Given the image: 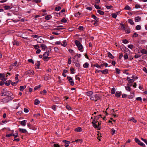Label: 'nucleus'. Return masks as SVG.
Masks as SVG:
<instances>
[{
    "mask_svg": "<svg viewBox=\"0 0 147 147\" xmlns=\"http://www.w3.org/2000/svg\"><path fill=\"white\" fill-rule=\"evenodd\" d=\"M61 21L63 23H65L67 22V20L65 18H63L61 19Z\"/></svg>",
    "mask_w": 147,
    "mask_h": 147,
    "instance_id": "obj_47",
    "label": "nucleus"
},
{
    "mask_svg": "<svg viewBox=\"0 0 147 147\" xmlns=\"http://www.w3.org/2000/svg\"><path fill=\"white\" fill-rule=\"evenodd\" d=\"M63 142L65 143V144L64 145L65 147H67L69 146V144L70 143V142L66 140H64Z\"/></svg>",
    "mask_w": 147,
    "mask_h": 147,
    "instance_id": "obj_8",
    "label": "nucleus"
},
{
    "mask_svg": "<svg viewBox=\"0 0 147 147\" xmlns=\"http://www.w3.org/2000/svg\"><path fill=\"white\" fill-rule=\"evenodd\" d=\"M13 45H16L17 46H19L20 45V43L18 41L16 40H14L13 42Z\"/></svg>",
    "mask_w": 147,
    "mask_h": 147,
    "instance_id": "obj_10",
    "label": "nucleus"
},
{
    "mask_svg": "<svg viewBox=\"0 0 147 147\" xmlns=\"http://www.w3.org/2000/svg\"><path fill=\"white\" fill-rule=\"evenodd\" d=\"M115 88H113L111 90V93L113 94H114L115 93Z\"/></svg>",
    "mask_w": 147,
    "mask_h": 147,
    "instance_id": "obj_29",
    "label": "nucleus"
},
{
    "mask_svg": "<svg viewBox=\"0 0 147 147\" xmlns=\"http://www.w3.org/2000/svg\"><path fill=\"white\" fill-rule=\"evenodd\" d=\"M97 12L100 15H103L104 14V12L100 10H98L97 11Z\"/></svg>",
    "mask_w": 147,
    "mask_h": 147,
    "instance_id": "obj_23",
    "label": "nucleus"
},
{
    "mask_svg": "<svg viewBox=\"0 0 147 147\" xmlns=\"http://www.w3.org/2000/svg\"><path fill=\"white\" fill-rule=\"evenodd\" d=\"M95 20L94 21H96V22H99V18L97 17L95 15L92 14L91 16Z\"/></svg>",
    "mask_w": 147,
    "mask_h": 147,
    "instance_id": "obj_9",
    "label": "nucleus"
},
{
    "mask_svg": "<svg viewBox=\"0 0 147 147\" xmlns=\"http://www.w3.org/2000/svg\"><path fill=\"white\" fill-rule=\"evenodd\" d=\"M107 54L108 57H109L112 59H113L114 58V57L112 55V54L110 52H109Z\"/></svg>",
    "mask_w": 147,
    "mask_h": 147,
    "instance_id": "obj_19",
    "label": "nucleus"
},
{
    "mask_svg": "<svg viewBox=\"0 0 147 147\" xmlns=\"http://www.w3.org/2000/svg\"><path fill=\"white\" fill-rule=\"evenodd\" d=\"M138 36V34L136 32L134 33L132 37H137Z\"/></svg>",
    "mask_w": 147,
    "mask_h": 147,
    "instance_id": "obj_57",
    "label": "nucleus"
},
{
    "mask_svg": "<svg viewBox=\"0 0 147 147\" xmlns=\"http://www.w3.org/2000/svg\"><path fill=\"white\" fill-rule=\"evenodd\" d=\"M4 8L5 10H8L10 8V7L9 6H5L4 7Z\"/></svg>",
    "mask_w": 147,
    "mask_h": 147,
    "instance_id": "obj_44",
    "label": "nucleus"
},
{
    "mask_svg": "<svg viewBox=\"0 0 147 147\" xmlns=\"http://www.w3.org/2000/svg\"><path fill=\"white\" fill-rule=\"evenodd\" d=\"M18 82V81H17V82H11V85L12 86H15L16 85Z\"/></svg>",
    "mask_w": 147,
    "mask_h": 147,
    "instance_id": "obj_52",
    "label": "nucleus"
},
{
    "mask_svg": "<svg viewBox=\"0 0 147 147\" xmlns=\"http://www.w3.org/2000/svg\"><path fill=\"white\" fill-rule=\"evenodd\" d=\"M40 47L42 50H45V49H46L47 48L45 44H43L41 45Z\"/></svg>",
    "mask_w": 147,
    "mask_h": 147,
    "instance_id": "obj_16",
    "label": "nucleus"
},
{
    "mask_svg": "<svg viewBox=\"0 0 147 147\" xmlns=\"http://www.w3.org/2000/svg\"><path fill=\"white\" fill-rule=\"evenodd\" d=\"M19 131L21 133H26L27 132V131L25 129L19 128Z\"/></svg>",
    "mask_w": 147,
    "mask_h": 147,
    "instance_id": "obj_14",
    "label": "nucleus"
},
{
    "mask_svg": "<svg viewBox=\"0 0 147 147\" xmlns=\"http://www.w3.org/2000/svg\"><path fill=\"white\" fill-rule=\"evenodd\" d=\"M124 58L125 59H128V57L127 54H125L124 55Z\"/></svg>",
    "mask_w": 147,
    "mask_h": 147,
    "instance_id": "obj_64",
    "label": "nucleus"
},
{
    "mask_svg": "<svg viewBox=\"0 0 147 147\" xmlns=\"http://www.w3.org/2000/svg\"><path fill=\"white\" fill-rule=\"evenodd\" d=\"M40 103V101L38 99H36L34 100V104L35 105H38Z\"/></svg>",
    "mask_w": 147,
    "mask_h": 147,
    "instance_id": "obj_27",
    "label": "nucleus"
},
{
    "mask_svg": "<svg viewBox=\"0 0 147 147\" xmlns=\"http://www.w3.org/2000/svg\"><path fill=\"white\" fill-rule=\"evenodd\" d=\"M11 81L10 80H9L8 81H7L5 83V84L7 86H9L10 85V83H11Z\"/></svg>",
    "mask_w": 147,
    "mask_h": 147,
    "instance_id": "obj_32",
    "label": "nucleus"
},
{
    "mask_svg": "<svg viewBox=\"0 0 147 147\" xmlns=\"http://www.w3.org/2000/svg\"><path fill=\"white\" fill-rule=\"evenodd\" d=\"M31 37L34 38H38V36L36 35H32Z\"/></svg>",
    "mask_w": 147,
    "mask_h": 147,
    "instance_id": "obj_54",
    "label": "nucleus"
},
{
    "mask_svg": "<svg viewBox=\"0 0 147 147\" xmlns=\"http://www.w3.org/2000/svg\"><path fill=\"white\" fill-rule=\"evenodd\" d=\"M81 14V13H80L79 12H78L77 13H76L75 14V16L76 17H80V15Z\"/></svg>",
    "mask_w": 147,
    "mask_h": 147,
    "instance_id": "obj_35",
    "label": "nucleus"
},
{
    "mask_svg": "<svg viewBox=\"0 0 147 147\" xmlns=\"http://www.w3.org/2000/svg\"><path fill=\"white\" fill-rule=\"evenodd\" d=\"M81 55L80 54H77L73 57V59H75V58L77 56L78 58H80L81 57Z\"/></svg>",
    "mask_w": 147,
    "mask_h": 147,
    "instance_id": "obj_42",
    "label": "nucleus"
},
{
    "mask_svg": "<svg viewBox=\"0 0 147 147\" xmlns=\"http://www.w3.org/2000/svg\"><path fill=\"white\" fill-rule=\"evenodd\" d=\"M50 58V57H46L44 56L42 58V59L44 61H46L49 60Z\"/></svg>",
    "mask_w": 147,
    "mask_h": 147,
    "instance_id": "obj_15",
    "label": "nucleus"
},
{
    "mask_svg": "<svg viewBox=\"0 0 147 147\" xmlns=\"http://www.w3.org/2000/svg\"><path fill=\"white\" fill-rule=\"evenodd\" d=\"M140 52L144 54H147V51L145 49H142L140 51Z\"/></svg>",
    "mask_w": 147,
    "mask_h": 147,
    "instance_id": "obj_18",
    "label": "nucleus"
},
{
    "mask_svg": "<svg viewBox=\"0 0 147 147\" xmlns=\"http://www.w3.org/2000/svg\"><path fill=\"white\" fill-rule=\"evenodd\" d=\"M125 88L126 90L128 91H130L131 90V88L129 86H125Z\"/></svg>",
    "mask_w": 147,
    "mask_h": 147,
    "instance_id": "obj_39",
    "label": "nucleus"
},
{
    "mask_svg": "<svg viewBox=\"0 0 147 147\" xmlns=\"http://www.w3.org/2000/svg\"><path fill=\"white\" fill-rule=\"evenodd\" d=\"M20 106V105L19 103L15 104L14 105V108L16 109H17Z\"/></svg>",
    "mask_w": 147,
    "mask_h": 147,
    "instance_id": "obj_26",
    "label": "nucleus"
},
{
    "mask_svg": "<svg viewBox=\"0 0 147 147\" xmlns=\"http://www.w3.org/2000/svg\"><path fill=\"white\" fill-rule=\"evenodd\" d=\"M71 71V74H73L74 73L75 70L73 68L71 67L70 69Z\"/></svg>",
    "mask_w": 147,
    "mask_h": 147,
    "instance_id": "obj_41",
    "label": "nucleus"
},
{
    "mask_svg": "<svg viewBox=\"0 0 147 147\" xmlns=\"http://www.w3.org/2000/svg\"><path fill=\"white\" fill-rule=\"evenodd\" d=\"M51 16L50 15H48L45 16V19L46 20H49L50 19Z\"/></svg>",
    "mask_w": 147,
    "mask_h": 147,
    "instance_id": "obj_38",
    "label": "nucleus"
},
{
    "mask_svg": "<svg viewBox=\"0 0 147 147\" xmlns=\"http://www.w3.org/2000/svg\"><path fill=\"white\" fill-rule=\"evenodd\" d=\"M0 79L4 81H5L6 80V79L5 78L4 74L1 73L0 74Z\"/></svg>",
    "mask_w": 147,
    "mask_h": 147,
    "instance_id": "obj_7",
    "label": "nucleus"
},
{
    "mask_svg": "<svg viewBox=\"0 0 147 147\" xmlns=\"http://www.w3.org/2000/svg\"><path fill=\"white\" fill-rule=\"evenodd\" d=\"M85 94L88 96H90L93 94V92L91 91H89L86 92Z\"/></svg>",
    "mask_w": 147,
    "mask_h": 147,
    "instance_id": "obj_12",
    "label": "nucleus"
},
{
    "mask_svg": "<svg viewBox=\"0 0 147 147\" xmlns=\"http://www.w3.org/2000/svg\"><path fill=\"white\" fill-rule=\"evenodd\" d=\"M61 9V7L60 6L56 7L55 8V10L56 11H58L60 10Z\"/></svg>",
    "mask_w": 147,
    "mask_h": 147,
    "instance_id": "obj_45",
    "label": "nucleus"
},
{
    "mask_svg": "<svg viewBox=\"0 0 147 147\" xmlns=\"http://www.w3.org/2000/svg\"><path fill=\"white\" fill-rule=\"evenodd\" d=\"M61 45L62 46L65 47L67 45V43L66 42L65 40H64L62 42V43L61 44Z\"/></svg>",
    "mask_w": 147,
    "mask_h": 147,
    "instance_id": "obj_36",
    "label": "nucleus"
},
{
    "mask_svg": "<svg viewBox=\"0 0 147 147\" xmlns=\"http://www.w3.org/2000/svg\"><path fill=\"white\" fill-rule=\"evenodd\" d=\"M75 43L78 47V50L81 52H83V50L82 49L83 47L81 43L77 40H76L75 41Z\"/></svg>",
    "mask_w": 147,
    "mask_h": 147,
    "instance_id": "obj_2",
    "label": "nucleus"
},
{
    "mask_svg": "<svg viewBox=\"0 0 147 147\" xmlns=\"http://www.w3.org/2000/svg\"><path fill=\"white\" fill-rule=\"evenodd\" d=\"M94 7L95 8L97 9H101V7H100L98 5H97L95 4L94 5Z\"/></svg>",
    "mask_w": 147,
    "mask_h": 147,
    "instance_id": "obj_48",
    "label": "nucleus"
},
{
    "mask_svg": "<svg viewBox=\"0 0 147 147\" xmlns=\"http://www.w3.org/2000/svg\"><path fill=\"white\" fill-rule=\"evenodd\" d=\"M121 92L117 91L115 94V96L117 97H119L121 95Z\"/></svg>",
    "mask_w": 147,
    "mask_h": 147,
    "instance_id": "obj_17",
    "label": "nucleus"
},
{
    "mask_svg": "<svg viewBox=\"0 0 147 147\" xmlns=\"http://www.w3.org/2000/svg\"><path fill=\"white\" fill-rule=\"evenodd\" d=\"M134 82V80L133 79H130L128 80V83L129 84L133 83Z\"/></svg>",
    "mask_w": 147,
    "mask_h": 147,
    "instance_id": "obj_46",
    "label": "nucleus"
},
{
    "mask_svg": "<svg viewBox=\"0 0 147 147\" xmlns=\"http://www.w3.org/2000/svg\"><path fill=\"white\" fill-rule=\"evenodd\" d=\"M120 25L121 26V28L123 30H125V27L124 26V25L123 24H121Z\"/></svg>",
    "mask_w": 147,
    "mask_h": 147,
    "instance_id": "obj_53",
    "label": "nucleus"
},
{
    "mask_svg": "<svg viewBox=\"0 0 147 147\" xmlns=\"http://www.w3.org/2000/svg\"><path fill=\"white\" fill-rule=\"evenodd\" d=\"M128 22L131 25H134V22L131 19H129L128 20Z\"/></svg>",
    "mask_w": 147,
    "mask_h": 147,
    "instance_id": "obj_21",
    "label": "nucleus"
},
{
    "mask_svg": "<svg viewBox=\"0 0 147 147\" xmlns=\"http://www.w3.org/2000/svg\"><path fill=\"white\" fill-rule=\"evenodd\" d=\"M37 64L36 65V66L37 67V69H39V66L40 65V61H37Z\"/></svg>",
    "mask_w": 147,
    "mask_h": 147,
    "instance_id": "obj_43",
    "label": "nucleus"
},
{
    "mask_svg": "<svg viewBox=\"0 0 147 147\" xmlns=\"http://www.w3.org/2000/svg\"><path fill=\"white\" fill-rule=\"evenodd\" d=\"M66 108L68 110H70L71 109V107L69 105H67L66 106Z\"/></svg>",
    "mask_w": 147,
    "mask_h": 147,
    "instance_id": "obj_60",
    "label": "nucleus"
},
{
    "mask_svg": "<svg viewBox=\"0 0 147 147\" xmlns=\"http://www.w3.org/2000/svg\"><path fill=\"white\" fill-rule=\"evenodd\" d=\"M25 74L26 75H28L29 76L32 75L34 74V72L33 70H29L26 72Z\"/></svg>",
    "mask_w": 147,
    "mask_h": 147,
    "instance_id": "obj_6",
    "label": "nucleus"
},
{
    "mask_svg": "<svg viewBox=\"0 0 147 147\" xmlns=\"http://www.w3.org/2000/svg\"><path fill=\"white\" fill-rule=\"evenodd\" d=\"M92 125L93 127L95 128H97L98 130H100V128H98V127L97 125L94 123H92Z\"/></svg>",
    "mask_w": 147,
    "mask_h": 147,
    "instance_id": "obj_22",
    "label": "nucleus"
},
{
    "mask_svg": "<svg viewBox=\"0 0 147 147\" xmlns=\"http://www.w3.org/2000/svg\"><path fill=\"white\" fill-rule=\"evenodd\" d=\"M13 99L12 97H6L1 100V101L4 103H7L9 101L12 100Z\"/></svg>",
    "mask_w": 147,
    "mask_h": 147,
    "instance_id": "obj_3",
    "label": "nucleus"
},
{
    "mask_svg": "<svg viewBox=\"0 0 147 147\" xmlns=\"http://www.w3.org/2000/svg\"><path fill=\"white\" fill-rule=\"evenodd\" d=\"M135 141L140 146L144 147H145V145L143 143L141 142L138 138H135Z\"/></svg>",
    "mask_w": 147,
    "mask_h": 147,
    "instance_id": "obj_4",
    "label": "nucleus"
},
{
    "mask_svg": "<svg viewBox=\"0 0 147 147\" xmlns=\"http://www.w3.org/2000/svg\"><path fill=\"white\" fill-rule=\"evenodd\" d=\"M39 47V46L38 45H35L34 46V48L35 49H38Z\"/></svg>",
    "mask_w": 147,
    "mask_h": 147,
    "instance_id": "obj_59",
    "label": "nucleus"
},
{
    "mask_svg": "<svg viewBox=\"0 0 147 147\" xmlns=\"http://www.w3.org/2000/svg\"><path fill=\"white\" fill-rule=\"evenodd\" d=\"M28 61L30 63H31L32 64H34V62L33 61V60L32 59H29L28 60Z\"/></svg>",
    "mask_w": 147,
    "mask_h": 147,
    "instance_id": "obj_56",
    "label": "nucleus"
},
{
    "mask_svg": "<svg viewBox=\"0 0 147 147\" xmlns=\"http://www.w3.org/2000/svg\"><path fill=\"white\" fill-rule=\"evenodd\" d=\"M115 132V130L114 129H112L111 130V134L112 135H114Z\"/></svg>",
    "mask_w": 147,
    "mask_h": 147,
    "instance_id": "obj_58",
    "label": "nucleus"
},
{
    "mask_svg": "<svg viewBox=\"0 0 147 147\" xmlns=\"http://www.w3.org/2000/svg\"><path fill=\"white\" fill-rule=\"evenodd\" d=\"M115 70L116 73H117L118 74H119L120 73V70L119 69L117 68H116Z\"/></svg>",
    "mask_w": 147,
    "mask_h": 147,
    "instance_id": "obj_61",
    "label": "nucleus"
},
{
    "mask_svg": "<svg viewBox=\"0 0 147 147\" xmlns=\"http://www.w3.org/2000/svg\"><path fill=\"white\" fill-rule=\"evenodd\" d=\"M41 86V85H39L38 86H36L34 88V90H35L40 88Z\"/></svg>",
    "mask_w": 147,
    "mask_h": 147,
    "instance_id": "obj_34",
    "label": "nucleus"
},
{
    "mask_svg": "<svg viewBox=\"0 0 147 147\" xmlns=\"http://www.w3.org/2000/svg\"><path fill=\"white\" fill-rule=\"evenodd\" d=\"M101 72L102 73V74H105L108 73V71L107 69H105L103 70H101Z\"/></svg>",
    "mask_w": 147,
    "mask_h": 147,
    "instance_id": "obj_25",
    "label": "nucleus"
},
{
    "mask_svg": "<svg viewBox=\"0 0 147 147\" xmlns=\"http://www.w3.org/2000/svg\"><path fill=\"white\" fill-rule=\"evenodd\" d=\"M49 55V53H48L47 52H45V53H44L43 55V57H48Z\"/></svg>",
    "mask_w": 147,
    "mask_h": 147,
    "instance_id": "obj_40",
    "label": "nucleus"
},
{
    "mask_svg": "<svg viewBox=\"0 0 147 147\" xmlns=\"http://www.w3.org/2000/svg\"><path fill=\"white\" fill-rule=\"evenodd\" d=\"M22 113V111H19L16 113L17 115H18L21 114Z\"/></svg>",
    "mask_w": 147,
    "mask_h": 147,
    "instance_id": "obj_55",
    "label": "nucleus"
},
{
    "mask_svg": "<svg viewBox=\"0 0 147 147\" xmlns=\"http://www.w3.org/2000/svg\"><path fill=\"white\" fill-rule=\"evenodd\" d=\"M53 147H59L60 146L58 144H54L53 145Z\"/></svg>",
    "mask_w": 147,
    "mask_h": 147,
    "instance_id": "obj_63",
    "label": "nucleus"
},
{
    "mask_svg": "<svg viewBox=\"0 0 147 147\" xmlns=\"http://www.w3.org/2000/svg\"><path fill=\"white\" fill-rule=\"evenodd\" d=\"M75 131L77 132H81L82 131V129L81 127H78L75 129Z\"/></svg>",
    "mask_w": 147,
    "mask_h": 147,
    "instance_id": "obj_20",
    "label": "nucleus"
},
{
    "mask_svg": "<svg viewBox=\"0 0 147 147\" xmlns=\"http://www.w3.org/2000/svg\"><path fill=\"white\" fill-rule=\"evenodd\" d=\"M75 79L76 80H78L79 81H80V78L77 75L76 76Z\"/></svg>",
    "mask_w": 147,
    "mask_h": 147,
    "instance_id": "obj_62",
    "label": "nucleus"
},
{
    "mask_svg": "<svg viewBox=\"0 0 147 147\" xmlns=\"http://www.w3.org/2000/svg\"><path fill=\"white\" fill-rule=\"evenodd\" d=\"M124 9L125 10H131V8L128 5L125 6L124 8Z\"/></svg>",
    "mask_w": 147,
    "mask_h": 147,
    "instance_id": "obj_33",
    "label": "nucleus"
},
{
    "mask_svg": "<svg viewBox=\"0 0 147 147\" xmlns=\"http://www.w3.org/2000/svg\"><path fill=\"white\" fill-rule=\"evenodd\" d=\"M1 96H7L6 97H12L13 94L10 92L7 91L5 89H3L1 91Z\"/></svg>",
    "mask_w": 147,
    "mask_h": 147,
    "instance_id": "obj_1",
    "label": "nucleus"
},
{
    "mask_svg": "<svg viewBox=\"0 0 147 147\" xmlns=\"http://www.w3.org/2000/svg\"><path fill=\"white\" fill-rule=\"evenodd\" d=\"M141 27L140 26L138 25L136 26V30H140L141 29Z\"/></svg>",
    "mask_w": 147,
    "mask_h": 147,
    "instance_id": "obj_37",
    "label": "nucleus"
},
{
    "mask_svg": "<svg viewBox=\"0 0 147 147\" xmlns=\"http://www.w3.org/2000/svg\"><path fill=\"white\" fill-rule=\"evenodd\" d=\"M20 124L23 126H25L26 125V121L25 120H24L20 122Z\"/></svg>",
    "mask_w": 147,
    "mask_h": 147,
    "instance_id": "obj_24",
    "label": "nucleus"
},
{
    "mask_svg": "<svg viewBox=\"0 0 147 147\" xmlns=\"http://www.w3.org/2000/svg\"><path fill=\"white\" fill-rule=\"evenodd\" d=\"M141 18L139 16L136 17L135 18V21L136 22H140L141 21Z\"/></svg>",
    "mask_w": 147,
    "mask_h": 147,
    "instance_id": "obj_11",
    "label": "nucleus"
},
{
    "mask_svg": "<svg viewBox=\"0 0 147 147\" xmlns=\"http://www.w3.org/2000/svg\"><path fill=\"white\" fill-rule=\"evenodd\" d=\"M112 16L114 18H116L117 17V15L115 13H113L111 14Z\"/></svg>",
    "mask_w": 147,
    "mask_h": 147,
    "instance_id": "obj_50",
    "label": "nucleus"
},
{
    "mask_svg": "<svg viewBox=\"0 0 147 147\" xmlns=\"http://www.w3.org/2000/svg\"><path fill=\"white\" fill-rule=\"evenodd\" d=\"M26 86H21L20 87V90L21 91L23 90L26 88Z\"/></svg>",
    "mask_w": 147,
    "mask_h": 147,
    "instance_id": "obj_30",
    "label": "nucleus"
},
{
    "mask_svg": "<svg viewBox=\"0 0 147 147\" xmlns=\"http://www.w3.org/2000/svg\"><path fill=\"white\" fill-rule=\"evenodd\" d=\"M122 41L125 44H126L128 42V41L126 39L123 40Z\"/></svg>",
    "mask_w": 147,
    "mask_h": 147,
    "instance_id": "obj_49",
    "label": "nucleus"
},
{
    "mask_svg": "<svg viewBox=\"0 0 147 147\" xmlns=\"http://www.w3.org/2000/svg\"><path fill=\"white\" fill-rule=\"evenodd\" d=\"M67 78L69 81L70 84L72 86H74V83L71 77L67 76Z\"/></svg>",
    "mask_w": 147,
    "mask_h": 147,
    "instance_id": "obj_5",
    "label": "nucleus"
},
{
    "mask_svg": "<svg viewBox=\"0 0 147 147\" xmlns=\"http://www.w3.org/2000/svg\"><path fill=\"white\" fill-rule=\"evenodd\" d=\"M37 129V128L35 127L32 125L30 129H32L34 130H36Z\"/></svg>",
    "mask_w": 147,
    "mask_h": 147,
    "instance_id": "obj_51",
    "label": "nucleus"
},
{
    "mask_svg": "<svg viewBox=\"0 0 147 147\" xmlns=\"http://www.w3.org/2000/svg\"><path fill=\"white\" fill-rule=\"evenodd\" d=\"M89 63H87L86 62L83 65V67L84 68H87L89 66Z\"/></svg>",
    "mask_w": 147,
    "mask_h": 147,
    "instance_id": "obj_28",
    "label": "nucleus"
},
{
    "mask_svg": "<svg viewBox=\"0 0 147 147\" xmlns=\"http://www.w3.org/2000/svg\"><path fill=\"white\" fill-rule=\"evenodd\" d=\"M47 92V91L46 90H44L40 92V93L41 94L45 95Z\"/></svg>",
    "mask_w": 147,
    "mask_h": 147,
    "instance_id": "obj_31",
    "label": "nucleus"
},
{
    "mask_svg": "<svg viewBox=\"0 0 147 147\" xmlns=\"http://www.w3.org/2000/svg\"><path fill=\"white\" fill-rule=\"evenodd\" d=\"M95 97V102H96L97 100H99L100 98V97L97 94H96L94 96Z\"/></svg>",
    "mask_w": 147,
    "mask_h": 147,
    "instance_id": "obj_13",
    "label": "nucleus"
}]
</instances>
